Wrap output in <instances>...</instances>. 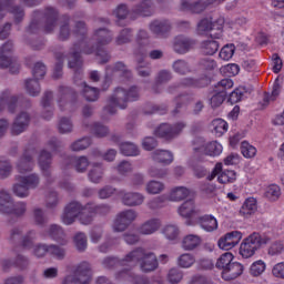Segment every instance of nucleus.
Listing matches in <instances>:
<instances>
[{
  "label": "nucleus",
  "mask_w": 284,
  "mask_h": 284,
  "mask_svg": "<svg viewBox=\"0 0 284 284\" xmlns=\"http://www.w3.org/2000/svg\"><path fill=\"white\" fill-rule=\"evenodd\" d=\"M43 19V30L48 34L54 32L57 30V21H59V10L54 7H45L43 11L36 10L32 13L31 22L26 28L24 31V41L28 43V38L32 34H39L41 30V22L39 19Z\"/></svg>",
  "instance_id": "obj_1"
},
{
  "label": "nucleus",
  "mask_w": 284,
  "mask_h": 284,
  "mask_svg": "<svg viewBox=\"0 0 284 284\" xmlns=\"http://www.w3.org/2000/svg\"><path fill=\"white\" fill-rule=\"evenodd\" d=\"M58 39L59 41H70L72 34L77 37H82L85 39L88 37V24L84 21H77L70 14L64 13L61 17L58 14Z\"/></svg>",
  "instance_id": "obj_2"
},
{
  "label": "nucleus",
  "mask_w": 284,
  "mask_h": 284,
  "mask_svg": "<svg viewBox=\"0 0 284 284\" xmlns=\"http://www.w3.org/2000/svg\"><path fill=\"white\" fill-rule=\"evenodd\" d=\"M139 99H141V90L139 87L133 85L129 90L116 88L113 94L109 98L104 110L109 114H116V108L125 110V108H128V103L139 101Z\"/></svg>",
  "instance_id": "obj_3"
},
{
  "label": "nucleus",
  "mask_w": 284,
  "mask_h": 284,
  "mask_svg": "<svg viewBox=\"0 0 284 284\" xmlns=\"http://www.w3.org/2000/svg\"><path fill=\"white\" fill-rule=\"evenodd\" d=\"M125 261L129 262V267L139 265L141 272L145 274L159 270V258L156 254L146 251L143 247H138L125 255Z\"/></svg>",
  "instance_id": "obj_4"
},
{
  "label": "nucleus",
  "mask_w": 284,
  "mask_h": 284,
  "mask_svg": "<svg viewBox=\"0 0 284 284\" xmlns=\"http://www.w3.org/2000/svg\"><path fill=\"white\" fill-rule=\"evenodd\" d=\"M57 101L61 112H74L79 108V93L70 87L60 85Z\"/></svg>",
  "instance_id": "obj_5"
},
{
  "label": "nucleus",
  "mask_w": 284,
  "mask_h": 284,
  "mask_svg": "<svg viewBox=\"0 0 284 284\" xmlns=\"http://www.w3.org/2000/svg\"><path fill=\"white\" fill-rule=\"evenodd\" d=\"M97 53V44H88L85 41H81L80 43H74L71 49L68 67L71 70H80L83 65L82 54H94Z\"/></svg>",
  "instance_id": "obj_6"
},
{
  "label": "nucleus",
  "mask_w": 284,
  "mask_h": 284,
  "mask_svg": "<svg viewBox=\"0 0 284 284\" xmlns=\"http://www.w3.org/2000/svg\"><path fill=\"white\" fill-rule=\"evenodd\" d=\"M270 237L253 233L245 237L240 245V254L243 258H252L262 245H267Z\"/></svg>",
  "instance_id": "obj_7"
},
{
  "label": "nucleus",
  "mask_w": 284,
  "mask_h": 284,
  "mask_svg": "<svg viewBox=\"0 0 284 284\" xmlns=\"http://www.w3.org/2000/svg\"><path fill=\"white\" fill-rule=\"evenodd\" d=\"M82 212H88V207L79 201H72L64 206L61 221L64 225H72L81 216Z\"/></svg>",
  "instance_id": "obj_8"
},
{
  "label": "nucleus",
  "mask_w": 284,
  "mask_h": 284,
  "mask_svg": "<svg viewBox=\"0 0 284 284\" xmlns=\"http://www.w3.org/2000/svg\"><path fill=\"white\" fill-rule=\"evenodd\" d=\"M185 126L186 124L184 122H178L175 124L162 123L154 130V134L160 139L172 141V139H176L185 130Z\"/></svg>",
  "instance_id": "obj_9"
},
{
  "label": "nucleus",
  "mask_w": 284,
  "mask_h": 284,
  "mask_svg": "<svg viewBox=\"0 0 284 284\" xmlns=\"http://www.w3.org/2000/svg\"><path fill=\"white\" fill-rule=\"evenodd\" d=\"M12 52H14V44L12 41H7L0 48V68L1 70L10 68L11 74H17L19 72V65H12Z\"/></svg>",
  "instance_id": "obj_10"
},
{
  "label": "nucleus",
  "mask_w": 284,
  "mask_h": 284,
  "mask_svg": "<svg viewBox=\"0 0 284 284\" xmlns=\"http://www.w3.org/2000/svg\"><path fill=\"white\" fill-rule=\"evenodd\" d=\"M138 216L139 213L133 209L121 211L114 220L113 232H125Z\"/></svg>",
  "instance_id": "obj_11"
},
{
  "label": "nucleus",
  "mask_w": 284,
  "mask_h": 284,
  "mask_svg": "<svg viewBox=\"0 0 284 284\" xmlns=\"http://www.w3.org/2000/svg\"><path fill=\"white\" fill-rule=\"evenodd\" d=\"M16 0H0V20L6 17V8L12 14L14 23H21L26 19V9L19 4H14Z\"/></svg>",
  "instance_id": "obj_12"
},
{
  "label": "nucleus",
  "mask_w": 284,
  "mask_h": 284,
  "mask_svg": "<svg viewBox=\"0 0 284 284\" xmlns=\"http://www.w3.org/2000/svg\"><path fill=\"white\" fill-rule=\"evenodd\" d=\"M19 109V95L12 94V90L4 89L0 92V114H3L6 110L10 114H14Z\"/></svg>",
  "instance_id": "obj_13"
},
{
  "label": "nucleus",
  "mask_w": 284,
  "mask_h": 284,
  "mask_svg": "<svg viewBox=\"0 0 284 284\" xmlns=\"http://www.w3.org/2000/svg\"><path fill=\"white\" fill-rule=\"evenodd\" d=\"M34 154H37L34 149L24 150L16 163V169L19 174H28V172H32V170H34Z\"/></svg>",
  "instance_id": "obj_14"
},
{
  "label": "nucleus",
  "mask_w": 284,
  "mask_h": 284,
  "mask_svg": "<svg viewBox=\"0 0 284 284\" xmlns=\"http://www.w3.org/2000/svg\"><path fill=\"white\" fill-rule=\"evenodd\" d=\"M224 0H197L192 2L190 0H182L180 9L184 12H193L194 14H201L212 3H223Z\"/></svg>",
  "instance_id": "obj_15"
},
{
  "label": "nucleus",
  "mask_w": 284,
  "mask_h": 284,
  "mask_svg": "<svg viewBox=\"0 0 284 284\" xmlns=\"http://www.w3.org/2000/svg\"><path fill=\"white\" fill-rule=\"evenodd\" d=\"M154 14V1L142 0L134 4L131 9V19H139L140 17H152Z\"/></svg>",
  "instance_id": "obj_16"
},
{
  "label": "nucleus",
  "mask_w": 284,
  "mask_h": 284,
  "mask_svg": "<svg viewBox=\"0 0 284 284\" xmlns=\"http://www.w3.org/2000/svg\"><path fill=\"white\" fill-rule=\"evenodd\" d=\"M30 125V113L26 111H21L14 119L11 125V134L13 136H19V134H23L28 130Z\"/></svg>",
  "instance_id": "obj_17"
},
{
  "label": "nucleus",
  "mask_w": 284,
  "mask_h": 284,
  "mask_svg": "<svg viewBox=\"0 0 284 284\" xmlns=\"http://www.w3.org/2000/svg\"><path fill=\"white\" fill-rule=\"evenodd\" d=\"M241 239H243V233H241L240 231H232L221 237L217 242V245L220 250H232L236 247L237 243H241Z\"/></svg>",
  "instance_id": "obj_18"
},
{
  "label": "nucleus",
  "mask_w": 284,
  "mask_h": 284,
  "mask_svg": "<svg viewBox=\"0 0 284 284\" xmlns=\"http://www.w3.org/2000/svg\"><path fill=\"white\" fill-rule=\"evenodd\" d=\"M194 45H196V41L185 36H178L173 42V50L176 54H187L190 50H194Z\"/></svg>",
  "instance_id": "obj_19"
},
{
  "label": "nucleus",
  "mask_w": 284,
  "mask_h": 284,
  "mask_svg": "<svg viewBox=\"0 0 284 284\" xmlns=\"http://www.w3.org/2000/svg\"><path fill=\"white\" fill-rule=\"evenodd\" d=\"M74 277L78 278V284L92 283V265L88 262L80 263L74 271Z\"/></svg>",
  "instance_id": "obj_20"
},
{
  "label": "nucleus",
  "mask_w": 284,
  "mask_h": 284,
  "mask_svg": "<svg viewBox=\"0 0 284 284\" xmlns=\"http://www.w3.org/2000/svg\"><path fill=\"white\" fill-rule=\"evenodd\" d=\"M38 165L47 179H50L52 176V172L50 171V168H52V153L48 152V150L43 149L40 151L39 158H38Z\"/></svg>",
  "instance_id": "obj_21"
},
{
  "label": "nucleus",
  "mask_w": 284,
  "mask_h": 284,
  "mask_svg": "<svg viewBox=\"0 0 284 284\" xmlns=\"http://www.w3.org/2000/svg\"><path fill=\"white\" fill-rule=\"evenodd\" d=\"M93 39L97 42V48H104V45H110V42L113 41L114 33L106 28H100L93 32Z\"/></svg>",
  "instance_id": "obj_22"
},
{
  "label": "nucleus",
  "mask_w": 284,
  "mask_h": 284,
  "mask_svg": "<svg viewBox=\"0 0 284 284\" xmlns=\"http://www.w3.org/2000/svg\"><path fill=\"white\" fill-rule=\"evenodd\" d=\"M145 203V195L139 192H126L122 195V204L126 207H139Z\"/></svg>",
  "instance_id": "obj_23"
},
{
  "label": "nucleus",
  "mask_w": 284,
  "mask_h": 284,
  "mask_svg": "<svg viewBox=\"0 0 284 284\" xmlns=\"http://www.w3.org/2000/svg\"><path fill=\"white\" fill-rule=\"evenodd\" d=\"M14 199L10 191L6 189L0 190V214H10L12 212V205Z\"/></svg>",
  "instance_id": "obj_24"
},
{
  "label": "nucleus",
  "mask_w": 284,
  "mask_h": 284,
  "mask_svg": "<svg viewBox=\"0 0 284 284\" xmlns=\"http://www.w3.org/2000/svg\"><path fill=\"white\" fill-rule=\"evenodd\" d=\"M81 91L80 94L89 103H97V101L101 97V90L94 87L88 85L87 82H81Z\"/></svg>",
  "instance_id": "obj_25"
},
{
  "label": "nucleus",
  "mask_w": 284,
  "mask_h": 284,
  "mask_svg": "<svg viewBox=\"0 0 284 284\" xmlns=\"http://www.w3.org/2000/svg\"><path fill=\"white\" fill-rule=\"evenodd\" d=\"M149 28L156 37H165L172 30V24L168 20H154L150 23Z\"/></svg>",
  "instance_id": "obj_26"
},
{
  "label": "nucleus",
  "mask_w": 284,
  "mask_h": 284,
  "mask_svg": "<svg viewBox=\"0 0 284 284\" xmlns=\"http://www.w3.org/2000/svg\"><path fill=\"white\" fill-rule=\"evenodd\" d=\"M159 230H161V220L156 217L146 220L139 227L140 234H143L144 236H150L151 234L159 232Z\"/></svg>",
  "instance_id": "obj_27"
},
{
  "label": "nucleus",
  "mask_w": 284,
  "mask_h": 284,
  "mask_svg": "<svg viewBox=\"0 0 284 284\" xmlns=\"http://www.w3.org/2000/svg\"><path fill=\"white\" fill-rule=\"evenodd\" d=\"M243 264L233 262L227 268L222 271V278L224 281H234V278H239L243 274Z\"/></svg>",
  "instance_id": "obj_28"
},
{
  "label": "nucleus",
  "mask_w": 284,
  "mask_h": 284,
  "mask_svg": "<svg viewBox=\"0 0 284 284\" xmlns=\"http://www.w3.org/2000/svg\"><path fill=\"white\" fill-rule=\"evenodd\" d=\"M16 181L24 183L29 190H37L41 183V178L37 173H31L29 175H16Z\"/></svg>",
  "instance_id": "obj_29"
},
{
  "label": "nucleus",
  "mask_w": 284,
  "mask_h": 284,
  "mask_svg": "<svg viewBox=\"0 0 284 284\" xmlns=\"http://www.w3.org/2000/svg\"><path fill=\"white\" fill-rule=\"evenodd\" d=\"M87 212L89 214H99V216H108L112 212V206L110 204H94V202H89L85 204Z\"/></svg>",
  "instance_id": "obj_30"
},
{
  "label": "nucleus",
  "mask_w": 284,
  "mask_h": 284,
  "mask_svg": "<svg viewBox=\"0 0 284 284\" xmlns=\"http://www.w3.org/2000/svg\"><path fill=\"white\" fill-rule=\"evenodd\" d=\"M197 225L204 232H214L215 230H219V222L216 221V217L212 215H203L197 219Z\"/></svg>",
  "instance_id": "obj_31"
},
{
  "label": "nucleus",
  "mask_w": 284,
  "mask_h": 284,
  "mask_svg": "<svg viewBox=\"0 0 284 284\" xmlns=\"http://www.w3.org/2000/svg\"><path fill=\"white\" fill-rule=\"evenodd\" d=\"M195 152H204L209 156H219L221 152H223V145L219 143L217 141H213L207 143L206 145L195 148Z\"/></svg>",
  "instance_id": "obj_32"
},
{
  "label": "nucleus",
  "mask_w": 284,
  "mask_h": 284,
  "mask_svg": "<svg viewBox=\"0 0 284 284\" xmlns=\"http://www.w3.org/2000/svg\"><path fill=\"white\" fill-rule=\"evenodd\" d=\"M48 234L49 236H51V239H53V241H57L62 245H68V239L65 237V232L60 225L51 224L49 226Z\"/></svg>",
  "instance_id": "obj_33"
},
{
  "label": "nucleus",
  "mask_w": 284,
  "mask_h": 284,
  "mask_svg": "<svg viewBox=\"0 0 284 284\" xmlns=\"http://www.w3.org/2000/svg\"><path fill=\"white\" fill-rule=\"evenodd\" d=\"M172 70L180 77L192 74V65L184 59L175 60L172 64Z\"/></svg>",
  "instance_id": "obj_34"
},
{
  "label": "nucleus",
  "mask_w": 284,
  "mask_h": 284,
  "mask_svg": "<svg viewBox=\"0 0 284 284\" xmlns=\"http://www.w3.org/2000/svg\"><path fill=\"white\" fill-rule=\"evenodd\" d=\"M152 159L156 163H162L163 165H170V163L174 161V155L172 154V152L168 150H155L152 153Z\"/></svg>",
  "instance_id": "obj_35"
},
{
  "label": "nucleus",
  "mask_w": 284,
  "mask_h": 284,
  "mask_svg": "<svg viewBox=\"0 0 284 284\" xmlns=\"http://www.w3.org/2000/svg\"><path fill=\"white\" fill-rule=\"evenodd\" d=\"M104 169L101 163H93L92 169L88 172V179L91 183L99 184L103 181Z\"/></svg>",
  "instance_id": "obj_36"
},
{
  "label": "nucleus",
  "mask_w": 284,
  "mask_h": 284,
  "mask_svg": "<svg viewBox=\"0 0 284 284\" xmlns=\"http://www.w3.org/2000/svg\"><path fill=\"white\" fill-rule=\"evenodd\" d=\"M133 39H134V30H132L131 28H124L115 37V44L125 45L128 43H132Z\"/></svg>",
  "instance_id": "obj_37"
},
{
  "label": "nucleus",
  "mask_w": 284,
  "mask_h": 284,
  "mask_svg": "<svg viewBox=\"0 0 284 284\" xmlns=\"http://www.w3.org/2000/svg\"><path fill=\"white\" fill-rule=\"evenodd\" d=\"M201 242H202L201 236L190 234V235L184 236V239L182 241V247L186 252H192V250H196V247H199V245H201Z\"/></svg>",
  "instance_id": "obj_38"
},
{
  "label": "nucleus",
  "mask_w": 284,
  "mask_h": 284,
  "mask_svg": "<svg viewBox=\"0 0 284 284\" xmlns=\"http://www.w3.org/2000/svg\"><path fill=\"white\" fill-rule=\"evenodd\" d=\"M178 88H199V80L194 78H183L179 83L169 87V94H174Z\"/></svg>",
  "instance_id": "obj_39"
},
{
  "label": "nucleus",
  "mask_w": 284,
  "mask_h": 284,
  "mask_svg": "<svg viewBox=\"0 0 284 284\" xmlns=\"http://www.w3.org/2000/svg\"><path fill=\"white\" fill-rule=\"evenodd\" d=\"M179 214L180 216H183V219H191V216H194L196 214V206L194 205V200L185 201L179 207Z\"/></svg>",
  "instance_id": "obj_40"
},
{
  "label": "nucleus",
  "mask_w": 284,
  "mask_h": 284,
  "mask_svg": "<svg viewBox=\"0 0 284 284\" xmlns=\"http://www.w3.org/2000/svg\"><path fill=\"white\" fill-rule=\"evenodd\" d=\"M24 88L30 97H39L41 94V84L37 78L27 79L24 81Z\"/></svg>",
  "instance_id": "obj_41"
},
{
  "label": "nucleus",
  "mask_w": 284,
  "mask_h": 284,
  "mask_svg": "<svg viewBox=\"0 0 284 284\" xmlns=\"http://www.w3.org/2000/svg\"><path fill=\"white\" fill-rule=\"evenodd\" d=\"M201 52L212 57V54H216L219 52V41L216 40H204L200 45Z\"/></svg>",
  "instance_id": "obj_42"
},
{
  "label": "nucleus",
  "mask_w": 284,
  "mask_h": 284,
  "mask_svg": "<svg viewBox=\"0 0 284 284\" xmlns=\"http://www.w3.org/2000/svg\"><path fill=\"white\" fill-rule=\"evenodd\" d=\"M120 152L124 156H139V146L132 142H122L119 144Z\"/></svg>",
  "instance_id": "obj_43"
},
{
  "label": "nucleus",
  "mask_w": 284,
  "mask_h": 284,
  "mask_svg": "<svg viewBox=\"0 0 284 284\" xmlns=\"http://www.w3.org/2000/svg\"><path fill=\"white\" fill-rule=\"evenodd\" d=\"M36 241H37V231L30 230L24 235H22V240L20 241V245L24 250H32V247H34V242Z\"/></svg>",
  "instance_id": "obj_44"
},
{
  "label": "nucleus",
  "mask_w": 284,
  "mask_h": 284,
  "mask_svg": "<svg viewBox=\"0 0 284 284\" xmlns=\"http://www.w3.org/2000/svg\"><path fill=\"white\" fill-rule=\"evenodd\" d=\"M102 265L106 270H112L113 267H121V266L130 267V262L125 261V256L122 260H119L116 257H105L102 261Z\"/></svg>",
  "instance_id": "obj_45"
},
{
  "label": "nucleus",
  "mask_w": 284,
  "mask_h": 284,
  "mask_svg": "<svg viewBox=\"0 0 284 284\" xmlns=\"http://www.w3.org/2000/svg\"><path fill=\"white\" fill-rule=\"evenodd\" d=\"M190 196V190L185 186H178L171 190L169 199L170 201H183Z\"/></svg>",
  "instance_id": "obj_46"
},
{
  "label": "nucleus",
  "mask_w": 284,
  "mask_h": 284,
  "mask_svg": "<svg viewBox=\"0 0 284 284\" xmlns=\"http://www.w3.org/2000/svg\"><path fill=\"white\" fill-rule=\"evenodd\" d=\"M256 210H257L256 199L251 197L245 200L242 207L240 209V214L242 216H251V214H254Z\"/></svg>",
  "instance_id": "obj_47"
},
{
  "label": "nucleus",
  "mask_w": 284,
  "mask_h": 284,
  "mask_svg": "<svg viewBox=\"0 0 284 284\" xmlns=\"http://www.w3.org/2000/svg\"><path fill=\"white\" fill-rule=\"evenodd\" d=\"M72 168H74L75 172H79L82 174L83 172H87L90 161L87 156H80V158H73L71 160Z\"/></svg>",
  "instance_id": "obj_48"
},
{
  "label": "nucleus",
  "mask_w": 284,
  "mask_h": 284,
  "mask_svg": "<svg viewBox=\"0 0 284 284\" xmlns=\"http://www.w3.org/2000/svg\"><path fill=\"white\" fill-rule=\"evenodd\" d=\"M59 193L57 191H49L45 195L44 205L47 210H57L60 203Z\"/></svg>",
  "instance_id": "obj_49"
},
{
  "label": "nucleus",
  "mask_w": 284,
  "mask_h": 284,
  "mask_svg": "<svg viewBox=\"0 0 284 284\" xmlns=\"http://www.w3.org/2000/svg\"><path fill=\"white\" fill-rule=\"evenodd\" d=\"M264 196L272 203L278 201L281 199V186L276 184L268 185L264 192Z\"/></svg>",
  "instance_id": "obj_50"
},
{
  "label": "nucleus",
  "mask_w": 284,
  "mask_h": 284,
  "mask_svg": "<svg viewBox=\"0 0 284 284\" xmlns=\"http://www.w3.org/2000/svg\"><path fill=\"white\" fill-rule=\"evenodd\" d=\"M12 192L18 199H28V196H30V189L19 181L12 185Z\"/></svg>",
  "instance_id": "obj_51"
},
{
  "label": "nucleus",
  "mask_w": 284,
  "mask_h": 284,
  "mask_svg": "<svg viewBox=\"0 0 284 284\" xmlns=\"http://www.w3.org/2000/svg\"><path fill=\"white\" fill-rule=\"evenodd\" d=\"M234 255H232V253H224L222 254L217 262H216V267L219 270H222V272H225V270H227L234 262Z\"/></svg>",
  "instance_id": "obj_52"
},
{
  "label": "nucleus",
  "mask_w": 284,
  "mask_h": 284,
  "mask_svg": "<svg viewBox=\"0 0 284 284\" xmlns=\"http://www.w3.org/2000/svg\"><path fill=\"white\" fill-rule=\"evenodd\" d=\"M224 23H225V20L221 18L215 21L211 20V37L213 39H221V37H223Z\"/></svg>",
  "instance_id": "obj_53"
},
{
  "label": "nucleus",
  "mask_w": 284,
  "mask_h": 284,
  "mask_svg": "<svg viewBox=\"0 0 284 284\" xmlns=\"http://www.w3.org/2000/svg\"><path fill=\"white\" fill-rule=\"evenodd\" d=\"M73 243L78 252H85L88 250V236L83 232H78L74 235Z\"/></svg>",
  "instance_id": "obj_54"
},
{
  "label": "nucleus",
  "mask_w": 284,
  "mask_h": 284,
  "mask_svg": "<svg viewBox=\"0 0 284 284\" xmlns=\"http://www.w3.org/2000/svg\"><path fill=\"white\" fill-rule=\"evenodd\" d=\"M91 132L92 134H94V136H97L98 139H103L105 136H108V134H110V129L108 126H105L103 123L101 122H94L91 125Z\"/></svg>",
  "instance_id": "obj_55"
},
{
  "label": "nucleus",
  "mask_w": 284,
  "mask_h": 284,
  "mask_svg": "<svg viewBox=\"0 0 284 284\" xmlns=\"http://www.w3.org/2000/svg\"><path fill=\"white\" fill-rule=\"evenodd\" d=\"M74 130V124L70 118H61L58 122V131L60 134H70Z\"/></svg>",
  "instance_id": "obj_56"
},
{
  "label": "nucleus",
  "mask_w": 284,
  "mask_h": 284,
  "mask_svg": "<svg viewBox=\"0 0 284 284\" xmlns=\"http://www.w3.org/2000/svg\"><path fill=\"white\" fill-rule=\"evenodd\" d=\"M196 263V257L190 253H184L179 256L178 258V265L179 267H183L184 270H187L189 267H192Z\"/></svg>",
  "instance_id": "obj_57"
},
{
  "label": "nucleus",
  "mask_w": 284,
  "mask_h": 284,
  "mask_svg": "<svg viewBox=\"0 0 284 284\" xmlns=\"http://www.w3.org/2000/svg\"><path fill=\"white\" fill-rule=\"evenodd\" d=\"M166 281L171 284H179L183 281V271L179 267L170 268L166 274Z\"/></svg>",
  "instance_id": "obj_58"
},
{
  "label": "nucleus",
  "mask_w": 284,
  "mask_h": 284,
  "mask_svg": "<svg viewBox=\"0 0 284 284\" xmlns=\"http://www.w3.org/2000/svg\"><path fill=\"white\" fill-rule=\"evenodd\" d=\"M256 146L250 144L247 141L241 143V153L244 159H254L256 156Z\"/></svg>",
  "instance_id": "obj_59"
},
{
  "label": "nucleus",
  "mask_w": 284,
  "mask_h": 284,
  "mask_svg": "<svg viewBox=\"0 0 284 284\" xmlns=\"http://www.w3.org/2000/svg\"><path fill=\"white\" fill-rule=\"evenodd\" d=\"M163 190H165V184H163V182L154 180L150 181L145 186V191L148 194H161Z\"/></svg>",
  "instance_id": "obj_60"
},
{
  "label": "nucleus",
  "mask_w": 284,
  "mask_h": 284,
  "mask_svg": "<svg viewBox=\"0 0 284 284\" xmlns=\"http://www.w3.org/2000/svg\"><path fill=\"white\" fill-rule=\"evenodd\" d=\"M12 170L10 160H0V179H9L12 175Z\"/></svg>",
  "instance_id": "obj_61"
},
{
  "label": "nucleus",
  "mask_w": 284,
  "mask_h": 284,
  "mask_svg": "<svg viewBox=\"0 0 284 284\" xmlns=\"http://www.w3.org/2000/svg\"><path fill=\"white\" fill-rule=\"evenodd\" d=\"M225 97H227V92L220 90L213 93L211 97V106L212 108H221L223 105V102L225 101Z\"/></svg>",
  "instance_id": "obj_62"
},
{
  "label": "nucleus",
  "mask_w": 284,
  "mask_h": 284,
  "mask_svg": "<svg viewBox=\"0 0 284 284\" xmlns=\"http://www.w3.org/2000/svg\"><path fill=\"white\" fill-rule=\"evenodd\" d=\"M217 181L223 185H225V183H234V181H236V171H231V170L223 171L219 175Z\"/></svg>",
  "instance_id": "obj_63"
},
{
  "label": "nucleus",
  "mask_w": 284,
  "mask_h": 284,
  "mask_svg": "<svg viewBox=\"0 0 284 284\" xmlns=\"http://www.w3.org/2000/svg\"><path fill=\"white\" fill-rule=\"evenodd\" d=\"M33 223L40 227H43V225L48 224V217H45V213L42 211V209H33Z\"/></svg>",
  "instance_id": "obj_64"
}]
</instances>
